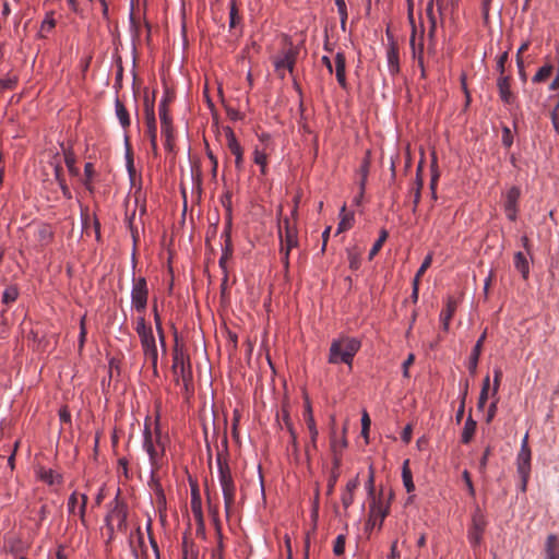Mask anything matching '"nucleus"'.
<instances>
[{"label": "nucleus", "mask_w": 559, "mask_h": 559, "mask_svg": "<svg viewBox=\"0 0 559 559\" xmlns=\"http://www.w3.org/2000/svg\"><path fill=\"white\" fill-rule=\"evenodd\" d=\"M166 442L167 436H163L159 428L155 429L154 435L148 428H145L143 447L150 457L152 478L165 464Z\"/></svg>", "instance_id": "nucleus-1"}, {"label": "nucleus", "mask_w": 559, "mask_h": 559, "mask_svg": "<svg viewBox=\"0 0 559 559\" xmlns=\"http://www.w3.org/2000/svg\"><path fill=\"white\" fill-rule=\"evenodd\" d=\"M359 340L349 336H341L332 341L328 361L332 365L345 364L352 367L355 355L360 349Z\"/></svg>", "instance_id": "nucleus-2"}, {"label": "nucleus", "mask_w": 559, "mask_h": 559, "mask_svg": "<svg viewBox=\"0 0 559 559\" xmlns=\"http://www.w3.org/2000/svg\"><path fill=\"white\" fill-rule=\"evenodd\" d=\"M216 463L218 467L219 485L224 497L225 512L226 515L229 516L235 510L236 485L227 460L224 457L223 453H217Z\"/></svg>", "instance_id": "nucleus-3"}, {"label": "nucleus", "mask_w": 559, "mask_h": 559, "mask_svg": "<svg viewBox=\"0 0 559 559\" xmlns=\"http://www.w3.org/2000/svg\"><path fill=\"white\" fill-rule=\"evenodd\" d=\"M135 331L139 335L145 359L156 369L158 360L156 340L152 326L146 323L143 316L138 318Z\"/></svg>", "instance_id": "nucleus-4"}, {"label": "nucleus", "mask_w": 559, "mask_h": 559, "mask_svg": "<svg viewBox=\"0 0 559 559\" xmlns=\"http://www.w3.org/2000/svg\"><path fill=\"white\" fill-rule=\"evenodd\" d=\"M278 235L281 240L280 254L282 255V263L285 271L289 269V253L294 248L298 247V230L295 224L289 218H284L278 227Z\"/></svg>", "instance_id": "nucleus-5"}, {"label": "nucleus", "mask_w": 559, "mask_h": 559, "mask_svg": "<svg viewBox=\"0 0 559 559\" xmlns=\"http://www.w3.org/2000/svg\"><path fill=\"white\" fill-rule=\"evenodd\" d=\"M173 373L175 381L178 385H182L185 391L189 393L192 390V370L189 358H187L182 350H179L177 345L173 355Z\"/></svg>", "instance_id": "nucleus-6"}, {"label": "nucleus", "mask_w": 559, "mask_h": 559, "mask_svg": "<svg viewBox=\"0 0 559 559\" xmlns=\"http://www.w3.org/2000/svg\"><path fill=\"white\" fill-rule=\"evenodd\" d=\"M127 506L118 499H115L114 507L109 510L105 519L109 538H112L116 531L124 532L127 530Z\"/></svg>", "instance_id": "nucleus-7"}, {"label": "nucleus", "mask_w": 559, "mask_h": 559, "mask_svg": "<svg viewBox=\"0 0 559 559\" xmlns=\"http://www.w3.org/2000/svg\"><path fill=\"white\" fill-rule=\"evenodd\" d=\"M148 288L144 277L133 278L131 301L132 306L139 313H144L147 306Z\"/></svg>", "instance_id": "nucleus-8"}, {"label": "nucleus", "mask_w": 559, "mask_h": 559, "mask_svg": "<svg viewBox=\"0 0 559 559\" xmlns=\"http://www.w3.org/2000/svg\"><path fill=\"white\" fill-rule=\"evenodd\" d=\"M298 53V47L290 44L286 50L274 59L275 70L282 78L285 75V70L293 73Z\"/></svg>", "instance_id": "nucleus-9"}, {"label": "nucleus", "mask_w": 559, "mask_h": 559, "mask_svg": "<svg viewBox=\"0 0 559 559\" xmlns=\"http://www.w3.org/2000/svg\"><path fill=\"white\" fill-rule=\"evenodd\" d=\"M486 525L487 521L484 514L477 510L473 515L472 525L468 530V540L473 547L480 544Z\"/></svg>", "instance_id": "nucleus-10"}, {"label": "nucleus", "mask_w": 559, "mask_h": 559, "mask_svg": "<svg viewBox=\"0 0 559 559\" xmlns=\"http://www.w3.org/2000/svg\"><path fill=\"white\" fill-rule=\"evenodd\" d=\"M408 16L413 26L412 36H411V48L413 50V57L417 60L418 66L421 68L423 75L425 74L424 69V31L420 32L418 47H416V26L414 24L413 19V10L412 4L408 8Z\"/></svg>", "instance_id": "nucleus-11"}, {"label": "nucleus", "mask_w": 559, "mask_h": 559, "mask_svg": "<svg viewBox=\"0 0 559 559\" xmlns=\"http://www.w3.org/2000/svg\"><path fill=\"white\" fill-rule=\"evenodd\" d=\"M531 460L532 453L531 451H519L516 456V466L518 473L522 480L521 489L524 491L526 489L527 480L531 474Z\"/></svg>", "instance_id": "nucleus-12"}, {"label": "nucleus", "mask_w": 559, "mask_h": 559, "mask_svg": "<svg viewBox=\"0 0 559 559\" xmlns=\"http://www.w3.org/2000/svg\"><path fill=\"white\" fill-rule=\"evenodd\" d=\"M144 118L146 124V134L150 140L157 138V124L154 111V99L144 97Z\"/></svg>", "instance_id": "nucleus-13"}, {"label": "nucleus", "mask_w": 559, "mask_h": 559, "mask_svg": "<svg viewBox=\"0 0 559 559\" xmlns=\"http://www.w3.org/2000/svg\"><path fill=\"white\" fill-rule=\"evenodd\" d=\"M520 199V189L512 187L506 194L504 212L507 217L514 222L518 216V201Z\"/></svg>", "instance_id": "nucleus-14"}, {"label": "nucleus", "mask_w": 559, "mask_h": 559, "mask_svg": "<svg viewBox=\"0 0 559 559\" xmlns=\"http://www.w3.org/2000/svg\"><path fill=\"white\" fill-rule=\"evenodd\" d=\"M227 146L235 156V166L238 170L243 168V150L237 141L234 131L229 128L226 132Z\"/></svg>", "instance_id": "nucleus-15"}, {"label": "nucleus", "mask_w": 559, "mask_h": 559, "mask_svg": "<svg viewBox=\"0 0 559 559\" xmlns=\"http://www.w3.org/2000/svg\"><path fill=\"white\" fill-rule=\"evenodd\" d=\"M510 80L508 75H500L497 81L499 96L506 105H512L515 100V96L510 87Z\"/></svg>", "instance_id": "nucleus-16"}, {"label": "nucleus", "mask_w": 559, "mask_h": 559, "mask_svg": "<svg viewBox=\"0 0 559 559\" xmlns=\"http://www.w3.org/2000/svg\"><path fill=\"white\" fill-rule=\"evenodd\" d=\"M486 336H487V333H486V331H484L483 334L477 340V342L472 350V354L469 356L467 368H468L471 376L476 374L479 357L481 354V349H483V345L486 340Z\"/></svg>", "instance_id": "nucleus-17"}, {"label": "nucleus", "mask_w": 559, "mask_h": 559, "mask_svg": "<svg viewBox=\"0 0 559 559\" xmlns=\"http://www.w3.org/2000/svg\"><path fill=\"white\" fill-rule=\"evenodd\" d=\"M457 301L453 297H448L445 308L440 313V321L442 324L443 331H448L450 326L451 319L456 311Z\"/></svg>", "instance_id": "nucleus-18"}, {"label": "nucleus", "mask_w": 559, "mask_h": 559, "mask_svg": "<svg viewBox=\"0 0 559 559\" xmlns=\"http://www.w3.org/2000/svg\"><path fill=\"white\" fill-rule=\"evenodd\" d=\"M335 75L338 84L343 87H347L346 81V59L343 52H337L335 56Z\"/></svg>", "instance_id": "nucleus-19"}, {"label": "nucleus", "mask_w": 559, "mask_h": 559, "mask_svg": "<svg viewBox=\"0 0 559 559\" xmlns=\"http://www.w3.org/2000/svg\"><path fill=\"white\" fill-rule=\"evenodd\" d=\"M545 559H559V537L556 534H550L545 543Z\"/></svg>", "instance_id": "nucleus-20"}, {"label": "nucleus", "mask_w": 559, "mask_h": 559, "mask_svg": "<svg viewBox=\"0 0 559 559\" xmlns=\"http://www.w3.org/2000/svg\"><path fill=\"white\" fill-rule=\"evenodd\" d=\"M369 167H370V162H369V158L368 157H365L359 169H358V174L360 176V179H359V194L358 197L356 198V202H359V200L362 198L364 193H365V188H366V183H367V178H368V175H369Z\"/></svg>", "instance_id": "nucleus-21"}, {"label": "nucleus", "mask_w": 559, "mask_h": 559, "mask_svg": "<svg viewBox=\"0 0 559 559\" xmlns=\"http://www.w3.org/2000/svg\"><path fill=\"white\" fill-rule=\"evenodd\" d=\"M514 267L521 273L523 280H527L530 275V263L525 254L521 251L515 252L513 257Z\"/></svg>", "instance_id": "nucleus-22"}, {"label": "nucleus", "mask_w": 559, "mask_h": 559, "mask_svg": "<svg viewBox=\"0 0 559 559\" xmlns=\"http://www.w3.org/2000/svg\"><path fill=\"white\" fill-rule=\"evenodd\" d=\"M158 111L162 126V135L169 138L171 135V132H174V129L168 109H165L164 106H159Z\"/></svg>", "instance_id": "nucleus-23"}, {"label": "nucleus", "mask_w": 559, "mask_h": 559, "mask_svg": "<svg viewBox=\"0 0 559 559\" xmlns=\"http://www.w3.org/2000/svg\"><path fill=\"white\" fill-rule=\"evenodd\" d=\"M115 107H116V116H117L121 127L123 129L129 128L131 120H130L129 112H128L126 106L123 105V103L117 98L116 103H115Z\"/></svg>", "instance_id": "nucleus-24"}, {"label": "nucleus", "mask_w": 559, "mask_h": 559, "mask_svg": "<svg viewBox=\"0 0 559 559\" xmlns=\"http://www.w3.org/2000/svg\"><path fill=\"white\" fill-rule=\"evenodd\" d=\"M341 221L338 223L336 234L344 233L352 228L354 222V215L352 213H346V205L344 204L341 209Z\"/></svg>", "instance_id": "nucleus-25"}, {"label": "nucleus", "mask_w": 559, "mask_h": 559, "mask_svg": "<svg viewBox=\"0 0 559 559\" xmlns=\"http://www.w3.org/2000/svg\"><path fill=\"white\" fill-rule=\"evenodd\" d=\"M388 67L391 74H396L400 71L399 64V50L392 45L386 52Z\"/></svg>", "instance_id": "nucleus-26"}, {"label": "nucleus", "mask_w": 559, "mask_h": 559, "mask_svg": "<svg viewBox=\"0 0 559 559\" xmlns=\"http://www.w3.org/2000/svg\"><path fill=\"white\" fill-rule=\"evenodd\" d=\"M476 421L469 416L464 425L461 440L463 443L467 444L474 437L476 431Z\"/></svg>", "instance_id": "nucleus-27"}, {"label": "nucleus", "mask_w": 559, "mask_h": 559, "mask_svg": "<svg viewBox=\"0 0 559 559\" xmlns=\"http://www.w3.org/2000/svg\"><path fill=\"white\" fill-rule=\"evenodd\" d=\"M409 461L406 460L404 463H403V468H402V478H403V484L406 488V491L407 492H412L415 490V485L413 483V476H412V472L409 469Z\"/></svg>", "instance_id": "nucleus-28"}, {"label": "nucleus", "mask_w": 559, "mask_h": 559, "mask_svg": "<svg viewBox=\"0 0 559 559\" xmlns=\"http://www.w3.org/2000/svg\"><path fill=\"white\" fill-rule=\"evenodd\" d=\"M153 313H154V322H155L156 331L158 334L159 343H160L162 348L165 350L166 349L165 332L162 326V318L158 313L156 304H154V306H153Z\"/></svg>", "instance_id": "nucleus-29"}, {"label": "nucleus", "mask_w": 559, "mask_h": 559, "mask_svg": "<svg viewBox=\"0 0 559 559\" xmlns=\"http://www.w3.org/2000/svg\"><path fill=\"white\" fill-rule=\"evenodd\" d=\"M420 171H421V166L419 165L417 168L415 188L413 189V193H414L413 212H416L417 205L420 202V197H421L423 179L420 177Z\"/></svg>", "instance_id": "nucleus-30"}, {"label": "nucleus", "mask_w": 559, "mask_h": 559, "mask_svg": "<svg viewBox=\"0 0 559 559\" xmlns=\"http://www.w3.org/2000/svg\"><path fill=\"white\" fill-rule=\"evenodd\" d=\"M253 162L260 166L261 175H266L267 169V155L264 151L259 150L258 147L254 148L253 152Z\"/></svg>", "instance_id": "nucleus-31"}, {"label": "nucleus", "mask_w": 559, "mask_h": 559, "mask_svg": "<svg viewBox=\"0 0 559 559\" xmlns=\"http://www.w3.org/2000/svg\"><path fill=\"white\" fill-rule=\"evenodd\" d=\"M19 294H20V292H19V288L16 285L8 286L2 294V299H1L2 304L11 305L12 302H14L17 299Z\"/></svg>", "instance_id": "nucleus-32"}, {"label": "nucleus", "mask_w": 559, "mask_h": 559, "mask_svg": "<svg viewBox=\"0 0 559 559\" xmlns=\"http://www.w3.org/2000/svg\"><path fill=\"white\" fill-rule=\"evenodd\" d=\"M63 153H64V163L68 167L69 173L72 176H78L80 171H79V168L75 166V164H76L75 155L73 154V152L71 150H64Z\"/></svg>", "instance_id": "nucleus-33"}, {"label": "nucleus", "mask_w": 559, "mask_h": 559, "mask_svg": "<svg viewBox=\"0 0 559 559\" xmlns=\"http://www.w3.org/2000/svg\"><path fill=\"white\" fill-rule=\"evenodd\" d=\"M191 511L194 518L199 521V523L203 524V513L200 495H193V497L191 498Z\"/></svg>", "instance_id": "nucleus-34"}, {"label": "nucleus", "mask_w": 559, "mask_h": 559, "mask_svg": "<svg viewBox=\"0 0 559 559\" xmlns=\"http://www.w3.org/2000/svg\"><path fill=\"white\" fill-rule=\"evenodd\" d=\"M239 9L236 0L230 1L229 5V27L234 28L240 23Z\"/></svg>", "instance_id": "nucleus-35"}, {"label": "nucleus", "mask_w": 559, "mask_h": 559, "mask_svg": "<svg viewBox=\"0 0 559 559\" xmlns=\"http://www.w3.org/2000/svg\"><path fill=\"white\" fill-rule=\"evenodd\" d=\"M335 4L337 7V12L340 15L341 28L343 31H345L346 22H347V17H348L346 3L344 0H335Z\"/></svg>", "instance_id": "nucleus-36"}, {"label": "nucleus", "mask_w": 559, "mask_h": 559, "mask_svg": "<svg viewBox=\"0 0 559 559\" xmlns=\"http://www.w3.org/2000/svg\"><path fill=\"white\" fill-rule=\"evenodd\" d=\"M551 72H552L551 64L543 66L534 75L533 82H535V83L544 82L546 79H548L550 76Z\"/></svg>", "instance_id": "nucleus-37"}, {"label": "nucleus", "mask_w": 559, "mask_h": 559, "mask_svg": "<svg viewBox=\"0 0 559 559\" xmlns=\"http://www.w3.org/2000/svg\"><path fill=\"white\" fill-rule=\"evenodd\" d=\"M370 512L372 515H379L380 516V525L382 524L383 520L388 515V510L382 507V504L373 499L371 506H370Z\"/></svg>", "instance_id": "nucleus-38"}, {"label": "nucleus", "mask_w": 559, "mask_h": 559, "mask_svg": "<svg viewBox=\"0 0 559 559\" xmlns=\"http://www.w3.org/2000/svg\"><path fill=\"white\" fill-rule=\"evenodd\" d=\"M388 238V231L386 230H381V234H380V237L379 239L373 243L370 252H369V258L372 259L382 248L384 241L386 240Z\"/></svg>", "instance_id": "nucleus-39"}, {"label": "nucleus", "mask_w": 559, "mask_h": 559, "mask_svg": "<svg viewBox=\"0 0 559 559\" xmlns=\"http://www.w3.org/2000/svg\"><path fill=\"white\" fill-rule=\"evenodd\" d=\"M84 175H85V181H84V186L86 187V189H88L90 191H92V185H91V180L94 176V166L92 163H86L85 166H84Z\"/></svg>", "instance_id": "nucleus-40"}, {"label": "nucleus", "mask_w": 559, "mask_h": 559, "mask_svg": "<svg viewBox=\"0 0 559 559\" xmlns=\"http://www.w3.org/2000/svg\"><path fill=\"white\" fill-rule=\"evenodd\" d=\"M344 551H345V536L341 534L334 540L333 552L336 556H342L344 554Z\"/></svg>", "instance_id": "nucleus-41"}, {"label": "nucleus", "mask_w": 559, "mask_h": 559, "mask_svg": "<svg viewBox=\"0 0 559 559\" xmlns=\"http://www.w3.org/2000/svg\"><path fill=\"white\" fill-rule=\"evenodd\" d=\"M431 262H432V257L429 254V255H427V257L424 259V261H423V263H421L420 267H419V269H418V271L416 272V275H415L414 280H416V281H420V277L425 274V272L428 270V267H430Z\"/></svg>", "instance_id": "nucleus-42"}, {"label": "nucleus", "mask_w": 559, "mask_h": 559, "mask_svg": "<svg viewBox=\"0 0 559 559\" xmlns=\"http://www.w3.org/2000/svg\"><path fill=\"white\" fill-rule=\"evenodd\" d=\"M502 144L509 148L513 144V135L509 127L502 128Z\"/></svg>", "instance_id": "nucleus-43"}, {"label": "nucleus", "mask_w": 559, "mask_h": 559, "mask_svg": "<svg viewBox=\"0 0 559 559\" xmlns=\"http://www.w3.org/2000/svg\"><path fill=\"white\" fill-rule=\"evenodd\" d=\"M304 417H305L308 430L316 428V421H314L310 405H307L305 413H304Z\"/></svg>", "instance_id": "nucleus-44"}, {"label": "nucleus", "mask_w": 559, "mask_h": 559, "mask_svg": "<svg viewBox=\"0 0 559 559\" xmlns=\"http://www.w3.org/2000/svg\"><path fill=\"white\" fill-rule=\"evenodd\" d=\"M502 379V370L500 368H496L493 370V388H492V395H496L498 393L500 382Z\"/></svg>", "instance_id": "nucleus-45"}, {"label": "nucleus", "mask_w": 559, "mask_h": 559, "mask_svg": "<svg viewBox=\"0 0 559 559\" xmlns=\"http://www.w3.org/2000/svg\"><path fill=\"white\" fill-rule=\"evenodd\" d=\"M80 498H81V502H80V508H79V516H80V520L83 524H85V510H86V504H87V496L82 493L80 495Z\"/></svg>", "instance_id": "nucleus-46"}, {"label": "nucleus", "mask_w": 559, "mask_h": 559, "mask_svg": "<svg viewBox=\"0 0 559 559\" xmlns=\"http://www.w3.org/2000/svg\"><path fill=\"white\" fill-rule=\"evenodd\" d=\"M370 428V418L369 415L365 412L361 417V435L367 439L368 431Z\"/></svg>", "instance_id": "nucleus-47"}, {"label": "nucleus", "mask_w": 559, "mask_h": 559, "mask_svg": "<svg viewBox=\"0 0 559 559\" xmlns=\"http://www.w3.org/2000/svg\"><path fill=\"white\" fill-rule=\"evenodd\" d=\"M508 61V52H503L499 56L497 61V71L500 73V75H504L506 71V62Z\"/></svg>", "instance_id": "nucleus-48"}, {"label": "nucleus", "mask_w": 559, "mask_h": 559, "mask_svg": "<svg viewBox=\"0 0 559 559\" xmlns=\"http://www.w3.org/2000/svg\"><path fill=\"white\" fill-rule=\"evenodd\" d=\"M16 83H17V79L15 76L0 80V86L3 90H13L15 87Z\"/></svg>", "instance_id": "nucleus-49"}, {"label": "nucleus", "mask_w": 559, "mask_h": 559, "mask_svg": "<svg viewBox=\"0 0 559 559\" xmlns=\"http://www.w3.org/2000/svg\"><path fill=\"white\" fill-rule=\"evenodd\" d=\"M309 433H310V443L306 448L307 454H309L310 448H313V449L317 448V438H318V429H317V427L312 428V429H309Z\"/></svg>", "instance_id": "nucleus-50"}, {"label": "nucleus", "mask_w": 559, "mask_h": 559, "mask_svg": "<svg viewBox=\"0 0 559 559\" xmlns=\"http://www.w3.org/2000/svg\"><path fill=\"white\" fill-rule=\"evenodd\" d=\"M354 502V492L345 491L342 493V504L344 509H348Z\"/></svg>", "instance_id": "nucleus-51"}, {"label": "nucleus", "mask_w": 559, "mask_h": 559, "mask_svg": "<svg viewBox=\"0 0 559 559\" xmlns=\"http://www.w3.org/2000/svg\"><path fill=\"white\" fill-rule=\"evenodd\" d=\"M56 25L55 20L52 19L51 14H48L47 17L41 23V31L44 32H50Z\"/></svg>", "instance_id": "nucleus-52"}, {"label": "nucleus", "mask_w": 559, "mask_h": 559, "mask_svg": "<svg viewBox=\"0 0 559 559\" xmlns=\"http://www.w3.org/2000/svg\"><path fill=\"white\" fill-rule=\"evenodd\" d=\"M338 476V472H331V476L328 483V495H331L333 492Z\"/></svg>", "instance_id": "nucleus-53"}, {"label": "nucleus", "mask_w": 559, "mask_h": 559, "mask_svg": "<svg viewBox=\"0 0 559 559\" xmlns=\"http://www.w3.org/2000/svg\"><path fill=\"white\" fill-rule=\"evenodd\" d=\"M78 502H79V495L76 492H73L68 500V510L70 513L75 512V507H76Z\"/></svg>", "instance_id": "nucleus-54"}, {"label": "nucleus", "mask_w": 559, "mask_h": 559, "mask_svg": "<svg viewBox=\"0 0 559 559\" xmlns=\"http://www.w3.org/2000/svg\"><path fill=\"white\" fill-rule=\"evenodd\" d=\"M415 356L413 354H409L406 360L403 362V376L405 378L409 377L408 368L414 364Z\"/></svg>", "instance_id": "nucleus-55"}, {"label": "nucleus", "mask_w": 559, "mask_h": 559, "mask_svg": "<svg viewBox=\"0 0 559 559\" xmlns=\"http://www.w3.org/2000/svg\"><path fill=\"white\" fill-rule=\"evenodd\" d=\"M463 479L467 486V489H468V492L471 496H474L475 495V489H474V486H473V483H472V479H471V475L467 471H464L463 472Z\"/></svg>", "instance_id": "nucleus-56"}, {"label": "nucleus", "mask_w": 559, "mask_h": 559, "mask_svg": "<svg viewBox=\"0 0 559 559\" xmlns=\"http://www.w3.org/2000/svg\"><path fill=\"white\" fill-rule=\"evenodd\" d=\"M222 237L225 239V241L231 240V218L230 217H228V219H227V223L225 225Z\"/></svg>", "instance_id": "nucleus-57"}, {"label": "nucleus", "mask_w": 559, "mask_h": 559, "mask_svg": "<svg viewBox=\"0 0 559 559\" xmlns=\"http://www.w3.org/2000/svg\"><path fill=\"white\" fill-rule=\"evenodd\" d=\"M207 157L210 158V164H212V173H213V176H216L217 166H218L217 158H216V156L213 154V152H211V151H209V152H207Z\"/></svg>", "instance_id": "nucleus-58"}, {"label": "nucleus", "mask_w": 559, "mask_h": 559, "mask_svg": "<svg viewBox=\"0 0 559 559\" xmlns=\"http://www.w3.org/2000/svg\"><path fill=\"white\" fill-rule=\"evenodd\" d=\"M330 233H331V226H328L324 229V231L322 233V248H321L322 253L325 251V248H326V245L329 241V237H330Z\"/></svg>", "instance_id": "nucleus-59"}, {"label": "nucleus", "mask_w": 559, "mask_h": 559, "mask_svg": "<svg viewBox=\"0 0 559 559\" xmlns=\"http://www.w3.org/2000/svg\"><path fill=\"white\" fill-rule=\"evenodd\" d=\"M58 185H59V187H60V189L62 191L63 197L67 198V199H71L72 194H71V191H70L69 187L66 183V180H60L58 182Z\"/></svg>", "instance_id": "nucleus-60"}, {"label": "nucleus", "mask_w": 559, "mask_h": 559, "mask_svg": "<svg viewBox=\"0 0 559 559\" xmlns=\"http://www.w3.org/2000/svg\"><path fill=\"white\" fill-rule=\"evenodd\" d=\"M490 453H491L490 448H487L480 459V462H479V467L481 471H484L486 468Z\"/></svg>", "instance_id": "nucleus-61"}, {"label": "nucleus", "mask_w": 559, "mask_h": 559, "mask_svg": "<svg viewBox=\"0 0 559 559\" xmlns=\"http://www.w3.org/2000/svg\"><path fill=\"white\" fill-rule=\"evenodd\" d=\"M488 399V391H480L477 407L483 409Z\"/></svg>", "instance_id": "nucleus-62"}, {"label": "nucleus", "mask_w": 559, "mask_h": 559, "mask_svg": "<svg viewBox=\"0 0 559 559\" xmlns=\"http://www.w3.org/2000/svg\"><path fill=\"white\" fill-rule=\"evenodd\" d=\"M496 412H497V401L492 402L489 405L488 413H487V421L488 423L492 420V418L496 415Z\"/></svg>", "instance_id": "nucleus-63"}, {"label": "nucleus", "mask_w": 559, "mask_h": 559, "mask_svg": "<svg viewBox=\"0 0 559 559\" xmlns=\"http://www.w3.org/2000/svg\"><path fill=\"white\" fill-rule=\"evenodd\" d=\"M359 485L358 478H354L346 484L345 491L354 492Z\"/></svg>", "instance_id": "nucleus-64"}]
</instances>
